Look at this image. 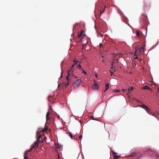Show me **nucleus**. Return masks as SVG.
<instances>
[{
	"instance_id": "4468645a",
	"label": "nucleus",
	"mask_w": 159,
	"mask_h": 159,
	"mask_svg": "<svg viewBox=\"0 0 159 159\" xmlns=\"http://www.w3.org/2000/svg\"><path fill=\"white\" fill-rule=\"evenodd\" d=\"M83 32H84V31L83 30H81L80 32V33L78 34V38H80L81 36L82 35H83Z\"/></svg>"
},
{
	"instance_id": "ddd939ff",
	"label": "nucleus",
	"mask_w": 159,
	"mask_h": 159,
	"mask_svg": "<svg viewBox=\"0 0 159 159\" xmlns=\"http://www.w3.org/2000/svg\"><path fill=\"white\" fill-rule=\"evenodd\" d=\"M146 111L149 114H151L152 115H154V114L153 113H152L151 112V111H150V109H149V108H148V110H147V109H145Z\"/></svg>"
},
{
	"instance_id": "bb28decb",
	"label": "nucleus",
	"mask_w": 159,
	"mask_h": 159,
	"mask_svg": "<svg viewBox=\"0 0 159 159\" xmlns=\"http://www.w3.org/2000/svg\"><path fill=\"white\" fill-rule=\"evenodd\" d=\"M24 159H28V156L26 155V154H25V155H24Z\"/></svg>"
},
{
	"instance_id": "c756f323",
	"label": "nucleus",
	"mask_w": 159,
	"mask_h": 159,
	"mask_svg": "<svg viewBox=\"0 0 159 159\" xmlns=\"http://www.w3.org/2000/svg\"><path fill=\"white\" fill-rule=\"evenodd\" d=\"M127 91H128V93L127 94V96H128V97H129V94H128L129 93V88H128V89H127Z\"/></svg>"
},
{
	"instance_id": "f3484780",
	"label": "nucleus",
	"mask_w": 159,
	"mask_h": 159,
	"mask_svg": "<svg viewBox=\"0 0 159 159\" xmlns=\"http://www.w3.org/2000/svg\"><path fill=\"white\" fill-rule=\"evenodd\" d=\"M142 89H146H146H151L149 88V87L147 86H144L143 88H142Z\"/></svg>"
},
{
	"instance_id": "37998d69",
	"label": "nucleus",
	"mask_w": 159,
	"mask_h": 159,
	"mask_svg": "<svg viewBox=\"0 0 159 159\" xmlns=\"http://www.w3.org/2000/svg\"><path fill=\"white\" fill-rule=\"evenodd\" d=\"M62 75H61V77H62Z\"/></svg>"
},
{
	"instance_id": "7c9ffc66",
	"label": "nucleus",
	"mask_w": 159,
	"mask_h": 159,
	"mask_svg": "<svg viewBox=\"0 0 159 159\" xmlns=\"http://www.w3.org/2000/svg\"><path fill=\"white\" fill-rule=\"evenodd\" d=\"M142 157V156L141 155H140V156H138L137 157V158L138 159H140V158H141Z\"/></svg>"
},
{
	"instance_id": "a211bd4d",
	"label": "nucleus",
	"mask_w": 159,
	"mask_h": 159,
	"mask_svg": "<svg viewBox=\"0 0 159 159\" xmlns=\"http://www.w3.org/2000/svg\"><path fill=\"white\" fill-rule=\"evenodd\" d=\"M135 89H136L133 87H130V91H134Z\"/></svg>"
},
{
	"instance_id": "f257e3e1",
	"label": "nucleus",
	"mask_w": 159,
	"mask_h": 159,
	"mask_svg": "<svg viewBox=\"0 0 159 159\" xmlns=\"http://www.w3.org/2000/svg\"><path fill=\"white\" fill-rule=\"evenodd\" d=\"M48 128L46 127H45V128L44 129H42L41 128H39L36 132V138H38L40 140V138L41 137V136L39 135V133L41 131H43V133L46 132Z\"/></svg>"
},
{
	"instance_id": "ea45409f",
	"label": "nucleus",
	"mask_w": 159,
	"mask_h": 159,
	"mask_svg": "<svg viewBox=\"0 0 159 159\" xmlns=\"http://www.w3.org/2000/svg\"><path fill=\"white\" fill-rule=\"evenodd\" d=\"M111 70H110V72H111V74H112L113 73V72H111Z\"/></svg>"
},
{
	"instance_id": "412c9836",
	"label": "nucleus",
	"mask_w": 159,
	"mask_h": 159,
	"mask_svg": "<svg viewBox=\"0 0 159 159\" xmlns=\"http://www.w3.org/2000/svg\"><path fill=\"white\" fill-rule=\"evenodd\" d=\"M81 70L83 72V73L84 74V75H86L87 74V73L86 71H85L82 68Z\"/></svg>"
},
{
	"instance_id": "2eb2a0df",
	"label": "nucleus",
	"mask_w": 159,
	"mask_h": 159,
	"mask_svg": "<svg viewBox=\"0 0 159 159\" xmlns=\"http://www.w3.org/2000/svg\"><path fill=\"white\" fill-rule=\"evenodd\" d=\"M144 48L143 47L139 48V50L141 53H143V52H144L143 49H144Z\"/></svg>"
},
{
	"instance_id": "f8f14e48",
	"label": "nucleus",
	"mask_w": 159,
	"mask_h": 159,
	"mask_svg": "<svg viewBox=\"0 0 159 159\" xmlns=\"http://www.w3.org/2000/svg\"><path fill=\"white\" fill-rule=\"evenodd\" d=\"M109 84H107L105 85V89L104 91V92L106 91L109 88Z\"/></svg>"
},
{
	"instance_id": "f03ea898",
	"label": "nucleus",
	"mask_w": 159,
	"mask_h": 159,
	"mask_svg": "<svg viewBox=\"0 0 159 159\" xmlns=\"http://www.w3.org/2000/svg\"><path fill=\"white\" fill-rule=\"evenodd\" d=\"M37 139V141L34 142L33 145L31 146L30 149L28 150L30 152H31L34 148L35 150H36L38 148V146L39 145V142H40V140L38 138Z\"/></svg>"
},
{
	"instance_id": "9d476101",
	"label": "nucleus",
	"mask_w": 159,
	"mask_h": 159,
	"mask_svg": "<svg viewBox=\"0 0 159 159\" xmlns=\"http://www.w3.org/2000/svg\"><path fill=\"white\" fill-rule=\"evenodd\" d=\"M139 106L142 108H143L145 109L148 110V107H147L144 104H142Z\"/></svg>"
},
{
	"instance_id": "a19ab883",
	"label": "nucleus",
	"mask_w": 159,
	"mask_h": 159,
	"mask_svg": "<svg viewBox=\"0 0 159 159\" xmlns=\"http://www.w3.org/2000/svg\"><path fill=\"white\" fill-rule=\"evenodd\" d=\"M114 71H116V69H114Z\"/></svg>"
},
{
	"instance_id": "c9c22d12",
	"label": "nucleus",
	"mask_w": 159,
	"mask_h": 159,
	"mask_svg": "<svg viewBox=\"0 0 159 159\" xmlns=\"http://www.w3.org/2000/svg\"><path fill=\"white\" fill-rule=\"evenodd\" d=\"M90 118L93 120H95L93 116H91Z\"/></svg>"
},
{
	"instance_id": "9b49d317",
	"label": "nucleus",
	"mask_w": 159,
	"mask_h": 159,
	"mask_svg": "<svg viewBox=\"0 0 159 159\" xmlns=\"http://www.w3.org/2000/svg\"><path fill=\"white\" fill-rule=\"evenodd\" d=\"M137 154L136 152H132L130 154V157H134V156H137Z\"/></svg>"
},
{
	"instance_id": "58836bf2",
	"label": "nucleus",
	"mask_w": 159,
	"mask_h": 159,
	"mask_svg": "<svg viewBox=\"0 0 159 159\" xmlns=\"http://www.w3.org/2000/svg\"><path fill=\"white\" fill-rule=\"evenodd\" d=\"M152 116H155L157 119V120H158V118L157 117V116H156L155 115H154H154H152Z\"/></svg>"
},
{
	"instance_id": "4be33fe9",
	"label": "nucleus",
	"mask_w": 159,
	"mask_h": 159,
	"mask_svg": "<svg viewBox=\"0 0 159 159\" xmlns=\"http://www.w3.org/2000/svg\"><path fill=\"white\" fill-rule=\"evenodd\" d=\"M30 152L28 150H27L26 151L25 153H24V155H25V154H26V155L28 156V153Z\"/></svg>"
},
{
	"instance_id": "f704fd0d",
	"label": "nucleus",
	"mask_w": 159,
	"mask_h": 159,
	"mask_svg": "<svg viewBox=\"0 0 159 159\" xmlns=\"http://www.w3.org/2000/svg\"><path fill=\"white\" fill-rule=\"evenodd\" d=\"M99 46H100V47L101 48L103 46V45L102 44V43H100Z\"/></svg>"
},
{
	"instance_id": "72a5a7b5",
	"label": "nucleus",
	"mask_w": 159,
	"mask_h": 159,
	"mask_svg": "<svg viewBox=\"0 0 159 159\" xmlns=\"http://www.w3.org/2000/svg\"><path fill=\"white\" fill-rule=\"evenodd\" d=\"M65 85L66 86H68L69 85V82H67V83L66 84H65Z\"/></svg>"
},
{
	"instance_id": "79ce46f5",
	"label": "nucleus",
	"mask_w": 159,
	"mask_h": 159,
	"mask_svg": "<svg viewBox=\"0 0 159 159\" xmlns=\"http://www.w3.org/2000/svg\"><path fill=\"white\" fill-rule=\"evenodd\" d=\"M129 73H130V74H131L132 73L131 72V71H130Z\"/></svg>"
},
{
	"instance_id": "c85d7f7f",
	"label": "nucleus",
	"mask_w": 159,
	"mask_h": 159,
	"mask_svg": "<svg viewBox=\"0 0 159 159\" xmlns=\"http://www.w3.org/2000/svg\"><path fill=\"white\" fill-rule=\"evenodd\" d=\"M74 62L75 63L74 64H75V65L77 64V63L78 62V61L75 60H74Z\"/></svg>"
},
{
	"instance_id": "c03bdc74",
	"label": "nucleus",
	"mask_w": 159,
	"mask_h": 159,
	"mask_svg": "<svg viewBox=\"0 0 159 159\" xmlns=\"http://www.w3.org/2000/svg\"><path fill=\"white\" fill-rule=\"evenodd\" d=\"M50 109L51 110H52V109H51V107L50 108Z\"/></svg>"
},
{
	"instance_id": "5701e85b",
	"label": "nucleus",
	"mask_w": 159,
	"mask_h": 159,
	"mask_svg": "<svg viewBox=\"0 0 159 159\" xmlns=\"http://www.w3.org/2000/svg\"><path fill=\"white\" fill-rule=\"evenodd\" d=\"M115 63V62L114 61H112L111 63L112 67H111V69H112L113 68V66L114 65V64Z\"/></svg>"
},
{
	"instance_id": "a18cd8bd",
	"label": "nucleus",
	"mask_w": 159,
	"mask_h": 159,
	"mask_svg": "<svg viewBox=\"0 0 159 159\" xmlns=\"http://www.w3.org/2000/svg\"><path fill=\"white\" fill-rule=\"evenodd\" d=\"M110 159H111V158H110Z\"/></svg>"
},
{
	"instance_id": "20e7f679",
	"label": "nucleus",
	"mask_w": 159,
	"mask_h": 159,
	"mask_svg": "<svg viewBox=\"0 0 159 159\" xmlns=\"http://www.w3.org/2000/svg\"><path fill=\"white\" fill-rule=\"evenodd\" d=\"M147 22V18L146 16L144 15H142L141 16L140 18V23L141 24L143 25L145 24Z\"/></svg>"
},
{
	"instance_id": "7ed1b4c3",
	"label": "nucleus",
	"mask_w": 159,
	"mask_h": 159,
	"mask_svg": "<svg viewBox=\"0 0 159 159\" xmlns=\"http://www.w3.org/2000/svg\"><path fill=\"white\" fill-rule=\"evenodd\" d=\"M37 139V141L34 142L33 145L31 146L30 149L28 150L30 152H31L34 148L35 150H36L38 148V146L39 145V142H40V140L38 138Z\"/></svg>"
},
{
	"instance_id": "2f4dec72",
	"label": "nucleus",
	"mask_w": 159,
	"mask_h": 159,
	"mask_svg": "<svg viewBox=\"0 0 159 159\" xmlns=\"http://www.w3.org/2000/svg\"><path fill=\"white\" fill-rule=\"evenodd\" d=\"M82 135H80V136H79V139H82Z\"/></svg>"
},
{
	"instance_id": "1a4fd4ad",
	"label": "nucleus",
	"mask_w": 159,
	"mask_h": 159,
	"mask_svg": "<svg viewBox=\"0 0 159 159\" xmlns=\"http://www.w3.org/2000/svg\"><path fill=\"white\" fill-rule=\"evenodd\" d=\"M49 115H50L49 112L48 111L46 115L47 121L48 120H49V119L50 118V117L49 116Z\"/></svg>"
},
{
	"instance_id": "cd10ccee",
	"label": "nucleus",
	"mask_w": 159,
	"mask_h": 159,
	"mask_svg": "<svg viewBox=\"0 0 159 159\" xmlns=\"http://www.w3.org/2000/svg\"><path fill=\"white\" fill-rule=\"evenodd\" d=\"M113 91L115 92H120V90L118 89H116L114 90Z\"/></svg>"
},
{
	"instance_id": "dca6fc26",
	"label": "nucleus",
	"mask_w": 159,
	"mask_h": 159,
	"mask_svg": "<svg viewBox=\"0 0 159 159\" xmlns=\"http://www.w3.org/2000/svg\"><path fill=\"white\" fill-rule=\"evenodd\" d=\"M142 34V32L139 31H137L136 32V35L138 37L140 36V34Z\"/></svg>"
},
{
	"instance_id": "0eeeda50",
	"label": "nucleus",
	"mask_w": 159,
	"mask_h": 159,
	"mask_svg": "<svg viewBox=\"0 0 159 159\" xmlns=\"http://www.w3.org/2000/svg\"><path fill=\"white\" fill-rule=\"evenodd\" d=\"M98 84L95 83L93 86V90H97L98 89Z\"/></svg>"
},
{
	"instance_id": "e433bc0d",
	"label": "nucleus",
	"mask_w": 159,
	"mask_h": 159,
	"mask_svg": "<svg viewBox=\"0 0 159 159\" xmlns=\"http://www.w3.org/2000/svg\"><path fill=\"white\" fill-rule=\"evenodd\" d=\"M124 91H127V89H123L122 90Z\"/></svg>"
},
{
	"instance_id": "473e14b6",
	"label": "nucleus",
	"mask_w": 159,
	"mask_h": 159,
	"mask_svg": "<svg viewBox=\"0 0 159 159\" xmlns=\"http://www.w3.org/2000/svg\"><path fill=\"white\" fill-rule=\"evenodd\" d=\"M51 97V96H49L48 97V100H49V101H50V98Z\"/></svg>"
},
{
	"instance_id": "393cba45",
	"label": "nucleus",
	"mask_w": 159,
	"mask_h": 159,
	"mask_svg": "<svg viewBox=\"0 0 159 159\" xmlns=\"http://www.w3.org/2000/svg\"><path fill=\"white\" fill-rule=\"evenodd\" d=\"M77 68L78 69H81L82 68L81 67V65L80 64H79L77 67Z\"/></svg>"
},
{
	"instance_id": "6ab92c4d",
	"label": "nucleus",
	"mask_w": 159,
	"mask_h": 159,
	"mask_svg": "<svg viewBox=\"0 0 159 159\" xmlns=\"http://www.w3.org/2000/svg\"><path fill=\"white\" fill-rule=\"evenodd\" d=\"M113 57H114V58H116V59H119V57H118V55H118V54H113Z\"/></svg>"
},
{
	"instance_id": "6e6552de",
	"label": "nucleus",
	"mask_w": 159,
	"mask_h": 159,
	"mask_svg": "<svg viewBox=\"0 0 159 159\" xmlns=\"http://www.w3.org/2000/svg\"><path fill=\"white\" fill-rule=\"evenodd\" d=\"M124 21L125 23H126L128 25H129V24L128 23V18L126 17L125 16H124Z\"/></svg>"
},
{
	"instance_id": "b1692460",
	"label": "nucleus",
	"mask_w": 159,
	"mask_h": 159,
	"mask_svg": "<svg viewBox=\"0 0 159 159\" xmlns=\"http://www.w3.org/2000/svg\"><path fill=\"white\" fill-rule=\"evenodd\" d=\"M69 136L70 137V138L71 139H72L73 138V136H72V134L71 132H69Z\"/></svg>"
},
{
	"instance_id": "aec40b11",
	"label": "nucleus",
	"mask_w": 159,
	"mask_h": 159,
	"mask_svg": "<svg viewBox=\"0 0 159 159\" xmlns=\"http://www.w3.org/2000/svg\"><path fill=\"white\" fill-rule=\"evenodd\" d=\"M120 157V156H116V155H114V159H117Z\"/></svg>"
},
{
	"instance_id": "a878e982",
	"label": "nucleus",
	"mask_w": 159,
	"mask_h": 159,
	"mask_svg": "<svg viewBox=\"0 0 159 159\" xmlns=\"http://www.w3.org/2000/svg\"><path fill=\"white\" fill-rule=\"evenodd\" d=\"M111 152H112V153L114 155H116L117 154V152H115L113 151H112Z\"/></svg>"
},
{
	"instance_id": "39448f33",
	"label": "nucleus",
	"mask_w": 159,
	"mask_h": 159,
	"mask_svg": "<svg viewBox=\"0 0 159 159\" xmlns=\"http://www.w3.org/2000/svg\"><path fill=\"white\" fill-rule=\"evenodd\" d=\"M74 66L75 64H73L71 67L70 69L67 71L68 75L66 76V78L68 81L69 80V76L71 75L73 73V70L74 69Z\"/></svg>"
},
{
	"instance_id": "4c0bfd02",
	"label": "nucleus",
	"mask_w": 159,
	"mask_h": 159,
	"mask_svg": "<svg viewBox=\"0 0 159 159\" xmlns=\"http://www.w3.org/2000/svg\"><path fill=\"white\" fill-rule=\"evenodd\" d=\"M95 76H96V78H98V74H95Z\"/></svg>"
},
{
	"instance_id": "423d86ee",
	"label": "nucleus",
	"mask_w": 159,
	"mask_h": 159,
	"mask_svg": "<svg viewBox=\"0 0 159 159\" xmlns=\"http://www.w3.org/2000/svg\"><path fill=\"white\" fill-rule=\"evenodd\" d=\"M81 81L80 79H78L73 84L74 88L76 89L80 85Z\"/></svg>"
}]
</instances>
